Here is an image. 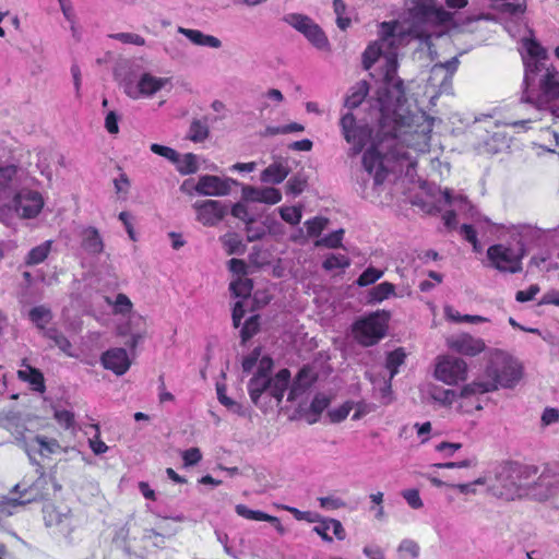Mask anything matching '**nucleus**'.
<instances>
[{
	"label": "nucleus",
	"mask_w": 559,
	"mask_h": 559,
	"mask_svg": "<svg viewBox=\"0 0 559 559\" xmlns=\"http://www.w3.org/2000/svg\"><path fill=\"white\" fill-rule=\"evenodd\" d=\"M306 37L318 49H325L329 47L328 37L318 24L310 26Z\"/></svg>",
	"instance_id": "58836bf2"
},
{
	"label": "nucleus",
	"mask_w": 559,
	"mask_h": 559,
	"mask_svg": "<svg viewBox=\"0 0 559 559\" xmlns=\"http://www.w3.org/2000/svg\"><path fill=\"white\" fill-rule=\"evenodd\" d=\"M328 219L323 217H314L306 222V228L309 236H319L326 227Z\"/></svg>",
	"instance_id": "4d7b16f0"
},
{
	"label": "nucleus",
	"mask_w": 559,
	"mask_h": 559,
	"mask_svg": "<svg viewBox=\"0 0 559 559\" xmlns=\"http://www.w3.org/2000/svg\"><path fill=\"white\" fill-rule=\"evenodd\" d=\"M223 242L227 248L228 254L240 253L242 247L241 239L237 234H227L223 238Z\"/></svg>",
	"instance_id": "e2e57ef3"
},
{
	"label": "nucleus",
	"mask_w": 559,
	"mask_h": 559,
	"mask_svg": "<svg viewBox=\"0 0 559 559\" xmlns=\"http://www.w3.org/2000/svg\"><path fill=\"white\" fill-rule=\"evenodd\" d=\"M344 236V229L335 230L325 237H323L318 245L324 246L326 248L336 249L342 247V240Z\"/></svg>",
	"instance_id": "864d4df0"
},
{
	"label": "nucleus",
	"mask_w": 559,
	"mask_h": 559,
	"mask_svg": "<svg viewBox=\"0 0 559 559\" xmlns=\"http://www.w3.org/2000/svg\"><path fill=\"white\" fill-rule=\"evenodd\" d=\"M150 148L154 154L163 156V157L167 158L168 160H170L171 163L178 162V153H177V151H175L171 147L164 146V145H160L157 143H153Z\"/></svg>",
	"instance_id": "680f3d73"
},
{
	"label": "nucleus",
	"mask_w": 559,
	"mask_h": 559,
	"mask_svg": "<svg viewBox=\"0 0 559 559\" xmlns=\"http://www.w3.org/2000/svg\"><path fill=\"white\" fill-rule=\"evenodd\" d=\"M447 346L461 355L475 357L486 348L484 340L468 333L453 335L447 338Z\"/></svg>",
	"instance_id": "1a4fd4ad"
},
{
	"label": "nucleus",
	"mask_w": 559,
	"mask_h": 559,
	"mask_svg": "<svg viewBox=\"0 0 559 559\" xmlns=\"http://www.w3.org/2000/svg\"><path fill=\"white\" fill-rule=\"evenodd\" d=\"M253 288L252 280L247 277H238L233 281L229 285L230 292L236 297L248 298L251 295Z\"/></svg>",
	"instance_id": "f704fd0d"
},
{
	"label": "nucleus",
	"mask_w": 559,
	"mask_h": 559,
	"mask_svg": "<svg viewBox=\"0 0 559 559\" xmlns=\"http://www.w3.org/2000/svg\"><path fill=\"white\" fill-rule=\"evenodd\" d=\"M177 170L181 175L195 174L199 169L197 156L193 153H187L181 158L178 156Z\"/></svg>",
	"instance_id": "c9c22d12"
},
{
	"label": "nucleus",
	"mask_w": 559,
	"mask_h": 559,
	"mask_svg": "<svg viewBox=\"0 0 559 559\" xmlns=\"http://www.w3.org/2000/svg\"><path fill=\"white\" fill-rule=\"evenodd\" d=\"M369 93V84L367 81L357 82L345 98V107L349 109L357 108L367 97Z\"/></svg>",
	"instance_id": "5701e85b"
},
{
	"label": "nucleus",
	"mask_w": 559,
	"mask_h": 559,
	"mask_svg": "<svg viewBox=\"0 0 559 559\" xmlns=\"http://www.w3.org/2000/svg\"><path fill=\"white\" fill-rule=\"evenodd\" d=\"M29 319L39 329H45L46 324L51 320V312L44 306H37L31 309Z\"/></svg>",
	"instance_id": "a19ab883"
},
{
	"label": "nucleus",
	"mask_w": 559,
	"mask_h": 559,
	"mask_svg": "<svg viewBox=\"0 0 559 559\" xmlns=\"http://www.w3.org/2000/svg\"><path fill=\"white\" fill-rule=\"evenodd\" d=\"M396 22H382L380 24V44L383 45L384 43L393 39L396 31Z\"/></svg>",
	"instance_id": "0e129e2a"
},
{
	"label": "nucleus",
	"mask_w": 559,
	"mask_h": 559,
	"mask_svg": "<svg viewBox=\"0 0 559 559\" xmlns=\"http://www.w3.org/2000/svg\"><path fill=\"white\" fill-rule=\"evenodd\" d=\"M402 496L413 509H420L424 506L417 489H406L402 491Z\"/></svg>",
	"instance_id": "338daca9"
},
{
	"label": "nucleus",
	"mask_w": 559,
	"mask_h": 559,
	"mask_svg": "<svg viewBox=\"0 0 559 559\" xmlns=\"http://www.w3.org/2000/svg\"><path fill=\"white\" fill-rule=\"evenodd\" d=\"M493 391L495 385L489 382L488 378H486V380H477L464 385L461 390L460 395L462 397H467L471 395L484 394Z\"/></svg>",
	"instance_id": "bb28decb"
},
{
	"label": "nucleus",
	"mask_w": 559,
	"mask_h": 559,
	"mask_svg": "<svg viewBox=\"0 0 559 559\" xmlns=\"http://www.w3.org/2000/svg\"><path fill=\"white\" fill-rule=\"evenodd\" d=\"M333 8L336 14L337 26L341 29L345 31L350 25V19L344 16L346 11V4L344 3L343 0H333Z\"/></svg>",
	"instance_id": "8fccbe9b"
},
{
	"label": "nucleus",
	"mask_w": 559,
	"mask_h": 559,
	"mask_svg": "<svg viewBox=\"0 0 559 559\" xmlns=\"http://www.w3.org/2000/svg\"><path fill=\"white\" fill-rule=\"evenodd\" d=\"M24 369H20L16 372L19 380L27 382L33 391L44 393L46 391L45 378L43 372L31 366L28 360L24 358L21 362Z\"/></svg>",
	"instance_id": "f3484780"
},
{
	"label": "nucleus",
	"mask_w": 559,
	"mask_h": 559,
	"mask_svg": "<svg viewBox=\"0 0 559 559\" xmlns=\"http://www.w3.org/2000/svg\"><path fill=\"white\" fill-rule=\"evenodd\" d=\"M522 365L507 352L495 349L490 352L489 361L485 369V377L495 385L513 388L522 378Z\"/></svg>",
	"instance_id": "f03ea898"
},
{
	"label": "nucleus",
	"mask_w": 559,
	"mask_h": 559,
	"mask_svg": "<svg viewBox=\"0 0 559 559\" xmlns=\"http://www.w3.org/2000/svg\"><path fill=\"white\" fill-rule=\"evenodd\" d=\"M395 294V286L390 282H382L369 292V302H381Z\"/></svg>",
	"instance_id": "cd10ccee"
},
{
	"label": "nucleus",
	"mask_w": 559,
	"mask_h": 559,
	"mask_svg": "<svg viewBox=\"0 0 559 559\" xmlns=\"http://www.w3.org/2000/svg\"><path fill=\"white\" fill-rule=\"evenodd\" d=\"M19 506H24L22 502H20V498L4 499L0 501V520L13 515L15 513V509Z\"/></svg>",
	"instance_id": "13d9d810"
},
{
	"label": "nucleus",
	"mask_w": 559,
	"mask_h": 559,
	"mask_svg": "<svg viewBox=\"0 0 559 559\" xmlns=\"http://www.w3.org/2000/svg\"><path fill=\"white\" fill-rule=\"evenodd\" d=\"M468 367L462 358L443 355L437 358L435 378L448 385H455L465 381Z\"/></svg>",
	"instance_id": "0eeeda50"
},
{
	"label": "nucleus",
	"mask_w": 559,
	"mask_h": 559,
	"mask_svg": "<svg viewBox=\"0 0 559 559\" xmlns=\"http://www.w3.org/2000/svg\"><path fill=\"white\" fill-rule=\"evenodd\" d=\"M382 52V45L380 41H373L369 44L362 53V68L365 70H370L372 66L380 59Z\"/></svg>",
	"instance_id": "7c9ffc66"
},
{
	"label": "nucleus",
	"mask_w": 559,
	"mask_h": 559,
	"mask_svg": "<svg viewBox=\"0 0 559 559\" xmlns=\"http://www.w3.org/2000/svg\"><path fill=\"white\" fill-rule=\"evenodd\" d=\"M246 199L253 201V202H260V203H266V204H276L282 200V193L278 189L273 187H266V188H246L243 190Z\"/></svg>",
	"instance_id": "6ab92c4d"
},
{
	"label": "nucleus",
	"mask_w": 559,
	"mask_h": 559,
	"mask_svg": "<svg viewBox=\"0 0 559 559\" xmlns=\"http://www.w3.org/2000/svg\"><path fill=\"white\" fill-rule=\"evenodd\" d=\"M310 373V369L306 366L298 371L288 391V402L296 401L311 386L313 379Z\"/></svg>",
	"instance_id": "aec40b11"
},
{
	"label": "nucleus",
	"mask_w": 559,
	"mask_h": 559,
	"mask_svg": "<svg viewBox=\"0 0 559 559\" xmlns=\"http://www.w3.org/2000/svg\"><path fill=\"white\" fill-rule=\"evenodd\" d=\"M406 354L403 348H396L386 356L385 367L390 371V380L399 372V367L405 361Z\"/></svg>",
	"instance_id": "2f4dec72"
},
{
	"label": "nucleus",
	"mask_w": 559,
	"mask_h": 559,
	"mask_svg": "<svg viewBox=\"0 0 559 559\" xmlns=\"http://www.w3.org/2000/svg\"><path fill=\"white\" fill-rule=\"evenodd\" d=\"M340 127L345 141L352 145V155L361 153L371 138L372 130L367 124H358L352 112L341 117Z\"/></svg>",
	"instance_id": "423d86ee"
},
{
	"label": "nucleus",
	"mask_w": 559,
	"mask_h": 559,
	"mask_svg": "<svg viewBox=\"0 0 559 559\" xmlns=\"http://www.w3.org/2000/svg\"><path fill=\"white\" fill-rule=\"evenodd\" d=\"M194 209L197 211L198 221L204 226L217 225L227 212L226 206L222 202L215 200L197 202L194 203Z\"/></svg>",
	"instance_id": "9d476101"
},
{
	"label": "nucleus",
	"mask_w": 559,
	"mask_h": 559,
	"mask_svg": "<svg viewBox=\"0 0 559 559\" xmlns=\"http://www.w3.org/2000/svg\"><path fill=\"white\" fill-rule=\"evenodd\" d=\"M290 382V371L287 368L281 369L273 378H270L267 393L280 405Z\"/></svg>",
	"instance_id": "a211bd4d"
},
{
	"label": "nucleus",
	"mask_w": 559,
	"mask_h": 559,
	"mask_svg": "<svg viewBox=\"0 0 559 559\" xmlns=\"http://www.w3.org/2000/svg\"><path fill=\"white\" fill-rule=\"evenodd\" d=\"M383 85L377 91L374 98L378 121L382 128L396 130L404 123L402 108L407 102L403 80L397 78V56L390 52L384 56Z\"/></svg>",
	"instance_id": "f257e3e1"
},
{
	"label": "nucleus",
	"mask_w": 559,
	"mask_h": 559,
	"mask_svg": "<svg viewBox=\"0 0 559 559\" xmlns=\"http://www.w3.org/2000/svg\"><path fill=\"white\" fill-rule=\"evenodd\" d=\"M388 318L379 312L356 320L352 328L354 338L365 347L379 343L385 336Z\"/></svg>",
	"instance_id": "20e7f679"
},
{
	"label": "nucleus",
	"mask_w": 559,
	"mask_h": 559,
	"mask_svg": "<svg viewBox=\"0 0 559 559\" xmlns=\"http://www.w3.org/2000/svg\"><path fill=\"white\" fill-rule=\"evenodd\" d=\"M180 32L185 34L186 37L189 38L193 44L199 46L219 48L222 45L221 40L217 37L203 34L201 31L198 29L180 28Z\"/></svg>",
	"instance_id": "b1692460"
},
{
	"label": "nucleus",
	"mask_w": 559,
	"mask_h": 559,
	"mask_svg": "<svg viewBox=\"0 0 559 559\" xmlns=\"http://www.w3.org/2000/svg\"><path fill=\"white\" fill-rule=\"evenodd\" d=\"M34 442L38 445L37 451L41 456H49L60 449V445L57 440L47 439L41 436H36L34 438Z\"/></svg>",
	"instance_id": "79ce46f5"
},
{
	"label": "nucleus",
	"mask_w": 559,
	"mask_h": 559,
	"mask_svg": "<svg viewBox=\"0 0 559 559\" xmlns=\"http://www.w3.org/2000/svg\"><path fill=\"white\" fill-rule=\"evenodd\" d=\"M216 391L217 399L224 406L239 415L243 414L242 406L226 395L224 385H217Z\"/></svg>",
	"instance_id": "603ef678"
},
{
	"label": "nucleus",
	"mask_w": 559,
	"mask_h": 559,
	"mask_svg": "<svg viewBox=\"0 0 559 559\" xmlns=\"http://www.w3.org/2000/svg\"><path fill=\"white\" fill-rule=\"evenodd\" d=\"M306 37L318 49H325L329 47L328 37L318 24L310 26Z\"/></svg>",
	"instance_id": "ea45409f"
},
{
	"label": "nucleus",
	"mask_w": 559,
	"mask_h": 559,
	"mask_svg": "<svg viewBox=\"0 0 559 559\" xmlns=\"http://www.w3.org/2000/svg\"><path fill=\"white\" fill-rule=\"evenodd\" d=\"M490 491L493 496L507 501L522 497V488L518 479L510 478L508 480H502L500 478V469L497 472L495 483L490 486Z\"/></svg>",
	"instance_id": "dca6fc26"
},
{
	"label": "nucleus",
	"mask_w": 559,
	"mask_h": 559,
	"mask_svg": "<svg viewBox=\"0 0 559 559\" xmlns=\"http://www.w3.org/2000/svg\"><path fill=\"white\" fill-rule=\"evenodd\" d=\"M269 384L270 378H263L257 374H253L249 380L248 392L250 400L254 405H259L260 397L263 393L267 392Z\"/></svg>",
	"instance_id": "393cba45"
},
{
	"label": "nucleus",
	"mask_w": 559,
	"mask_h": 559,
	"mask_svg": "<svg viewBox=\"0 0 559 559\" xmlns=\"http://www.w3.org/2000/svg\"><path fill=\"white\" fill-rule=\"evenodd\" d=\"M307 186V181L300 177L294 176L286 182V193L292 195L300 194Z\"/></svg>",
	"instance_id": "bf43d9fd"
},
{
	"label": "nucleus",
	"mask_w": 559,
	"mask_h": 559,
	"mask_svg": "<svg viewBox=\"0 0 559 559\" xmlns=\"http://www.w3.org/2000/svg\"><path fill=\"white\" fill-rule=\"evenodd\" d=\"M61 487L55 479L41 472L34 480L24 477L14 487V492L19 495L20 502L23 504L43 501L49 499L51 491L56 492Z\"/></svg>",
	"instance_id": "7ed1b4c3"
},
{
	"label": "nucleus",
	"mask_w": 559,
	"mask_h": 559,
	"mask_svg": "<svg viewBox=\"0 0 559 559\" xmlns=\"http://www.w3.org/2000/svg\"><path fill=\"white\" fill-rule=\"evenodd\" d=\"M350 265V260L347 255L345 254H342V253H332V254H329L323 263H322V267L325 270V271H333V270H336V269H346Z\"/></svg>",
	"instance_id": "e433bc0d"
},
{
	"label": "nucleus",
	"mask_w": 559,
	"mask_h": 559,
	"mask_svg": "<svg viewBox=\"0 0 559 559\" xmlns=\"http://www.w3.org/2000/svg\"><path fill=\"white\" fill-rule=\"evenodd\" d=\"M166 82V79H160L153 76L150 73H144L139 80L138 88L126 85L124 92L132 98H136L139 94L151 96L162 90Z\"/></svg>",
	"instance_id": "2eb2a0df"
},
{
	"label": "nucleus",
	"mask_w": 559,
	"mask_h": 559,
	"mask_svg": "<svg viewBox=\"0 0 559 559\" xmlns=\"http://www.w3.org/2000/svg\"><path fill=\"white\" fill-rule=\"evenodd\" d=\"M114 306H115V313H119V314H128L132 311V308H133V305H132L130 298L122 293H120L116 296Z\"/></svg>",
	"instance_id": "6e6d98bb"
},
{
	"label": "nucleus",
	"mask_w": 559,
	"mask_h": 559,
	"mask_svg": "<svg viewBox=\"0 0 559 559\" xmlns=\"http://www.w3.org/2000/svg\"><path fill=\"white\" fill-rule=\"evenodd\" d=\"M537 473V467L532 465H524L515 462H506L500 465V478L502 480L516 478L522 491L535 481Z\"/></svg>",
	"instance_id": "6e6552de"
},
{
	"label": "nucleus",
	"mask_w": 559,
	"mask_h": 559,
	"mask_svg": "<svg viewBox=\"0 0 559 559\" xmlns=\"http://www.w3.org/2000/svg\"><path fill=\"white\" fill-rule=\"evenodd\" d=\"M194 191L203 195H226L230 191V186L219 177L204 175L199 178Z\"/></svg>",
	"instance_id": "4468645a"
},
{
	"label": "nucleus",
	"mask_w": 559,
	"mask_h": 559,
	"mask_svg": "<svg viewBox=\"0 0 559 559\" xmlns=\"http://www.w3.org/2000/svg\"><path fill=\"white\" fill-rule=\"evenodd\" d=\"M354 407L355 413L352 416L353 420H359L360 418L365 417L366 415L370 414L376 409V406L373 404L367 403L365 401L354 403Z\"/></svg>",
	"instance_id": "774afa93"
},
{
	"label": "nucleus",
	"mask_w": 559,
	"mask_h": 559,
	"mask_svg": "<svg viewBox=\"0 0 559 559\" xmlns=\"http://www.w3.org/2000/svg\"><path fill=\"white\" fill-rule=\"evenodd\" d=\"M288 170L282 164H272L262 171L264 182L281 183L287 177Z\"/></svg>",
	"instance_id": "c756f323"
},
{
	"label": "nucleus",
	"mask_w": 559,
	"mask_h": 559,
	"mask_svg": "<svg viewBox=\"0 0 559 559\" xmlns=\"http://www.w3.org/2000/svg\"><path fill=\"white\" fill-rule=\"evenodd\" d=\"M283 221L290 225H297L301 221V211L296 206H285L280 210Z\"/></svg>",
	"instance_id": "5fc2aeb1"
},
{
	"label": "nucleus",
	"mask_w": 559,
	"mask_h": 559,
	"mask_svg": "<svg viewBox=\"0 0 559 559\" xmlns=\"http://www.w3.org/2000/svg\"><path fill=\"white\" fill-rule=\"evenodd\" d=\"M362 166L369 175L373 176L376 185H381L385 180L388 170L383 165V155L376 146L372 145L364 153Z\"/></svg>",
	"instance_id": "f8f14e48"
},
{
	"label": "nucleus",
	"mask_w": 559,
	"mask_h": 559,
	"mask_svg": "<svg viewBox=\"0 0 559 559\" xmlns=\"http://www.w3.org/2000/svg\"><path fill=\"white\" fill-rule=\"evenodd\" d=\"M354 408V402L346 401L337 408L329 412V417L332 423H341L347 418L350 411Z\"/></svg>",
	"instance_id": "09e8293b"
},
{
	"label": "nucleus",
	"mask_w": 559,
	"mask_h": 559,
	"mask_svg": "<svg viewBox=\"0 0 559 559\" xmlns=\"http://www.w3.org/2000/svg\"><path fill=\"white\" fill-rule=\"evenodd\" d=\"M95 430L92 438L88 439V445L95 455L104 454L108 451V445L100 439L99 424L90 425Z\"/></svg>",
	"instance_id": "c03bdc74"
},
{
	"label": "nucleus",
	"mask_w": 559,
	"mask_h": 559,
	"mask_svg": "<svg viewBox=\"0 0 559 559\" xmlns=\"http://www.w3.org/2000/svg\"><path fill=\"white\" fill-rule=\"evenodd\" d=\"M103 367L117 376L124 374L131 365L128 353L123 348H110L100 357Z\"/></svg>",
	"instance_id": "ddd939ff"
},
{
	"label": "nucleus",
	"mask_w": 559,
	"mask_h": 559,
	"mask_svg": "<svg viewBox=\"0 0 559 559\" xmlns=\"http://www.w3.org/2000/svg\"><path fill=\"white\" fill-rule=\"evenodd\" d=\"M523 252H518L502 243L492 245L487 249L490 266L501 273H520L523 270Z\"/></svg>",
	"instance_id": "39448f33"
},
{
	"label": "nucleus",
	"mask_w": 559,
	"mask_h": 559,
	"mask_svg": "<svg viewBox=\"0 0 559 559\" xmlns=\"http://www.w3.org/2000/svg\"><path fill=\"white\" fill-rule=\"evenodd\" d=\"M44 206V200L39 192L25 191L14 198L15 211L24 218L36 217Z\"/></svg>",
	"instance_id": "9b49d317"
},
{
	"label": "nucleus",
	"mask_w": 559,
	"mask_h": 559,
	"mask_svg": "<svg viewBox=\"0 0 559 559\" xmlns=\"http://www.w3.org/2000/svg\"><path fill=\"white\" fill-rule=\"evenodd\" d=\"M558 72L554 67L546 68V73L539 82L543 94L550 98H559Z\"/></svg>",
	"instance_id": "4be33fe9"
},
{
	"label": "nucleus",
	"mask_w": 559,
	"mask_h": 559,
	"mask_svg": "<svg viewBox=\"0 0 559 559\" xmlns=\"http://www.w3.org/2000/svg\"><path fill=\"white\" fill-rule=\"evenodd\" d=\"M399 551L405 554L411 558H417L419 556V545L412 539H404L399 546Z\"/></svg>",
	"instance_id": "69168bd1"
},
{
	"label": "nucleus",
	"mask_w": 559,
	"mask_h": 559,
	"mask_svg": "<svg viewBox=\"0 0 559 559\" xmlns=\"http://www.w3.org/2000/svg\"><path fill=\"white\" fill-rule=\"evenodd\" d=\"M56 421L64 429H73L75 425L74 414L67 409H57L53 414Z\"/></svg>",
	"instance_id": "3c124183"
},
{
	"label": "nucleus",
	"mask_w": 559,
	"mask_h": 559,
	"mask_svg": "<svg viewBox=\"0 0 559 559\" xmlns=\"http://www.w3.org/2000/svg\"><path fill=\"white\" fill-rule=\"evenodd\" d=\"M51 245H52V241L51 240H47L36 247H34L33 249H31V251L27 253L26 258H25V264L26 265H37L41 262H44L50 250H51Z\"/></svg>",
	"instance_id": "a878e982"
},
{
	"label": "nucleus",
	"mask_w": 559,
	"mask_h": 559,
	"mask_svg": "<svg viewBox=\"0 0 559 559\" xmlns=\"http://www.w3.org/2000/svg\"><path fill=\"white\" fill-rule=\"evenodd\" d=\"M412 14L414 16H438L441 21H448L452 16V14L448 11H445L442 8H435L429 4L421 3L419 5H416L412 10Z\"/></svg>",
	"instance_id": "c85d7f7f"
},
{
	"label": "nucleus",
	"mask_w": 559,
	"mask_h": 559,
	"mask_svg": "<svg viewBox=\"0 0 559 559\" xmlns=\"http://www.w3.org/2000/svg\"><path fill=\"white\" fill-rule=\"evenodd\" d=\"M524 46L527 52L526 59H548L546 49L535 39H526Z\"/></svg>",
	"instance_id": "49530a36"
},
{
	"label": "nucleus",
	"mask_w": 559,
	"mask_h": 559,
	"mask_svg": "<svg viewBox=\"0 0 559 559\" xmlns=\"http://www.w3.org/2000/svg\"><path fill=\"white\" fill-rule=\"evenodd\" d=\"M81 246L90 254L98 255L104 251L103 238L95 227H86L82 230Z\"/></svg>",
	"instance_id": "412c9836"
},
{
	"label": "nucleus",
	"mask_w": 559,
	"mask_h": 559,
	"mask_svg": "<svg viewBox=\"0 0 559 559\" xmlns=\"http://www.w3.org/2000/svg\"><path fill=\"white\" fill-rule=\"evenodd\" d=\"M286 22L296 28L298 32H302L307 26L309 27L310 17L304 14H289L285 17Z\"/></svg>",
	"instance_id": "052dcab7"
},
{
	"label": "nucleus",
	"mask_w": 559,
	"mask_h": 559,
	"mask_svg": "<svg viewBox=\"0 0 559 559\" xmlns=\"http://www.w3.org/2000/svg\"><path fill=\"white\" fill-rule=\"evenodd\" d=\"M235 510L239 516L252 521H265L269 515L267 513L260 510H251L245 504H237Z\"/></svg>",
	"instance_id": "de8ad7c7"
},
{
	"label": "nucleus",
	"mask_w": 559,
	"mask_h": 559,
	"mask_svg": "<svg viewBox=\"0 0 559 559\" xmlns=\"http://www.w3.org/2000/svg\"><path fill=\"white\" fill-rule=\"evenodd\" d=\"M382 276L383 271L378 270L373 266H369L359 275V277L356 281V284L360 287L369 286L374 284Z\"/></svg>",
	"instance_id": "a18cd8bd"
},
{
	"label": "nucleus",
	"mask_w": 559,
	"mask_h": 559,
	"mask_svg": "<svg viewBox=\"0 0 559 559\" xmlns=\"http://www.w3.org/2000/svg\"><path fill=\"white\" fill-rule=\"evenodd\" d=\"M16 174L17 166L0 164V194L10 190Z\"/></svg>",
	"instance_id": "72a5a7b5"
},
{
	"label": "nucleus",
	"mask_w": 559,
	"mask_h": 559,
	"mask_svg": "<svg viewBox=\"0 0 559 559\" xmlns=\"http://www.w3.org/2000/svg\"><path fill=\"white\" fill-rule=\"evenodd\" d=\"M330 403H331V400L325 394H323V393L316 394L310 404V412L314 415V418L309 421L316 423L318 417L328 408Z\"/></svg>",
	"instance_id": "37998d69"
},
{
	"label": "nucleus",
	"mask_w": 559,
	"mask_h": 559,
	"mask_svg": "<svg viewBox=\"0 0 559 559\" xmlns=\"http://www.w3.org/2000/svg\"><path fill=\"white\" fill-rule=\"evenodd\" d=\"M259 331H260V316L253 314L245 321V323L240 330L241 343L242 344L247 343L250 338H252L255 334H258Z\"/></svg>",
	"instance_id": "473e14b6"
},
{
	"label": "nucleus",
	"mask_w": 559,
	"mask_h": 559,
	"mask_svg": "<svg viewBox=\"0 0 559 559\" xmlns=\"http://www.w3.org/2000/svg\"><path fill=\"white\" fill-rule=\"evenodd\" d=\"M210 130L207 124L201 120L195 119L190 124L188 138L192 142L200 143L207 139Z\"/></svg>",
	"instance_id": "4c0bfd02"
}]
</instances>
